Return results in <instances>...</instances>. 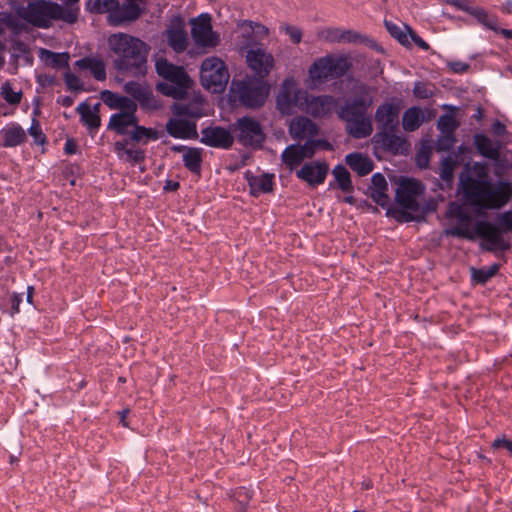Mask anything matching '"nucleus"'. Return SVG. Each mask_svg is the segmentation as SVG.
<instances>
[{"label": "nucleus", "mask_w": 512, "mask_h": 512, "mask_svg": "<svg viewBox=\"0 0 512 512\" xmlns=\"http://www.w3.org/2000/svg\"><path fill=\"white\" fill-rule=\"evenodd\" d=\"M456 216L459 221L458 225L446 229L445 235L470 241L475 240L478 236L485 241L480 243L481 249L488 252H495L498 249L505 251L510 248V244L503 239L502 234L512 232V211L500 214L497 218V225L485 220L477 221L474 231L469 227L471 217L468 213L458 209Z\"/></svg>", "instance_id": "f257e3e1"}, {"label": "nucleus", "mask_w": 512, "mask_h": 512, "mask_svg": "<svg viewBox=\"0 0 512 512\" xmlns=\"http://www.w3.org/2000/svg\"><path fill=\"white\" fill-rule=\"evenodd\" d=\"M373 104L372 88L356 81L350 96L337 110L339 119L345 122V130L354 139H363L373 132L371 118L367 115Z\"/></svg>", "instance_id": "f03ea898"}, {"label": "nucleus", "mask_w": 512, "mask_h": 512, "mask_svg": "<svg viewBox=\"0 0 512 512\" xmlns=\"http://www.w3.org/2000/svg\"><path fill=\"white\" fill-rule=\"evenodd\" d=\"M460 183L466 201L481 209H500L512 197V184L505 180L493 184L484 167H481L477 178L462 173Z\"/></svg>", "instance_id": "7ed1b4c3"}, {"label": "nucleus", "mask_w": 512, "mask_h": 512, "mask_svg": "<svg viewBox=\"0 0 512 512\" xmlns=\"http://www.w3.org/2000/svg\"><path fill=\"white\" fill-rule=\"evenodd\" d=\"M110 51L115 55V69L131 73L134 76L144 75L147 69V58L150 47L141 39L126 33L111 34L107 40Z\"/></svg>", "instance_id": "20e7f679"}, {"label": "nucleus", "mask_w": 512, "mask_h": 512, "mask_svg": "<svg viewBox=\"0 0 512 512\" xmlns=\"http://www.w3.org/2000/svg\"><path fill=\"white\" fill-rule=\"evenodd\" d=\"M21 18L37 28L48 29L52 21H63L67 24L76 23V10L49 0L29 2L19 13Z\"/></svg>", "instance_id": "39448f33"}, {"label": "nucleus", "mask_w": 512, "mask_h": 512, "mask_svg": "<svg viewBox=\"0 0 512 512\" xmlns=\"http://www.w3.org/2000/svg\"><path fill=\"white\" fill-rule=\"evenodd\" d=\"M157 74L167 82L156 85L157 91L176 100L185 98L192 81L183 67L174 65L165 58H160L155 63Z\"/></svg>", "instance_id": "423d86ee"}, {"label": "nucleus", "mask_w": 512, "mask_h": 512, "mask_svg": "<svg viewBox=\"0 0 512 512\" xmlns=\"http://www.w3.org/2000/svg\"><path fill=\"white\" fill-rule=\"evenodd\" d=\"M231 91L243 106L258 108L264 104L269 86L260 78L247 76L242 80H233Z\"/></svg>", "instance_id": "0eeeda50"}, {"label": "nucleus", "mask_w": 512, "mask_h": 512, "mask_svg": "<svg viewBox=\"0 0 512 512\" xmlns=\"http://www.w3.org/2000/svg\"><path fill=\"white\" fill-rule=\"evenodd\" d=\"M350 66L346 57L327 55L317 59L310 66L309 75L314 81L336 79L344 76Z\"/></svg>", "instance_id": "6e6552de"}, {"label": "nucleus", "mask_w": 512, "mask_h": 512, "mask_svg": "<svg viewBox=\"0 0 512 512\" xmlns=\"http://www.w3.org/2000/svg\"><path fill=\"white\" fill-rule=\"evenodd\" d=\"M229 77L228 69L221 59L210 57L202 62L200 78L206 88L221 92L226 87Z\"/></svg>", "instance_id": "1a4fd4ad"}, {"label": "nucleus", "mask_w": 512, "mask_h": 512, "mask_svg": "<svg viewBox=\"0 0 512 512\" xmlns=\"http://www.w3.org/2000/svg\"><path fill=\"white\" fill-rule=\"evenodd\" d=\"M238 141L244 146L261 148L265 141V133L259 121L252 117L244 116L235 123Z\"/></svg>", "instance_id": "9d476101"}, {"label": "nucleus", "mask_w": 512, "mask_h": 512, "mask_svg": "<svg viewBox=\"0 0 512 512\" xmlns=\"http://www.w3.org/2000/svg\"><path fill=\"white\" fill-rule=\"evenodd\" d=\"M423 193V186L414 179H404L399 183L395 193L396 202L404 209L420 212L417 196Z\"/></svg>", "instance_id": "9b49d317"}, {"label": "nucleus", "mask_w": 512, "mask_h": 512, "mask_svg": "<svg viewBox=\"0 0 512 512\" xmlns=\"http://www.w3.org/2000/svg\"><path fill=\"white\" fill-rule=\"evenodd\" d=\"M302 104L300 110L313 117H324L336 107V99L331 95L314 96L307 91L301 93Z\"/></svg>", "instance_id": "f8f14e48"}, {"label": "nucleus", "mask_w": 512, "mask_h": 512, "mask_svg": "<svg viewBox=\"0 0 512 512\" xmlns=\"http://www.w3.org/2000/svg\"><path fill=\"white\" fill-rule=\"evenodd\" d=\"M191 34L194 41L203 47H215L219 41L212 30L211 18L208 14H202L192 21Z\"/></svg>", "instance_id": "ddd939ff"}, {"label": "nucleus", "mask_w": 512, "mask_h": 512, "mask_svg": "<svg viewBox=\"0 0 512 512\" xmlns=\"http://www.w3.org/2000/svg\"><path fill=\"white\" fill-rule=\"evenodd\" d=\"M399 113V104L384 102L379 105L374 116L378 131H396L399 125Z\"/></svg>", "instance_id": "4468645a"}, {"label": "nucleus", "mask_w": 512, "mask_h": 512, "mask_svg": "<svg viewBox=\"0 0 512 512\" xmlns=\"http://www.w3.org/2000/svg\"><path fill=\"white\" fill-rule=\"evenodd\" d=\"M305 90L297 88L294 83L285 81L280 92L277 95V106L284 114L292 112L293 108H301L302 95Z\"/></svg>", "instance_id": "2eb2a0df"}, {"label": "nucleus", "mask_w": 512, "mask_h": 512, "mask_svg": "<svg viewBox=\"0 0 512 512\" xmlns=\"http://www.w3.org/2000/svg\"><path fill=\"white\" fill-rule=\"evenodd\" d=\"M201 143L210 146L227 149L233 144V136L223 127H207L201 131Z\"/></svg>", "instance_id": "dca6fc26"}, {"label": "nucleus", "mask_w": 512, "mask_h": 512, "mask_svg": "<svg viewBox=\"0 0 512 512\" xmlns=\"http://www.w3.org/2000/svg\"><path fill=\"white\" fill-rule=\"evenodd\" d=\"M166 131L176 139H198L197 125L194 121L170 118L166 123Z\"/></svg>", "instance_id": "f3484780"}, {"label": "nucleus", "mask_w": 512, "mask_h": 512, "mask_svg": "<svg viewBox=\"0 0 512 512\" xmlns=\"http://www.w3.org/2000/svg\"><path fill=\"white\" fill-rule=\"evenodd\" d=\"M394 132L395 131H377L372 141L375 145L387 152L393 154L402 153L407 142L403 137L396 135Z\"/></svg>", "instance_id": "a211bd4d"}, {"label": "nucleus", "mask_w": 512, "mask_h": 512, "mask_svg": "<svg viewBox=\"0 0 512 512\" xmlns=\"http://www.w3.org/2000/svg\"><path fill=\"white\" fill-rule=\"evenodd\" d=\"M246 58L249 67L257 74V78L262 80L273 67V57L261 49L250 50Z\"/></svg>", "instance_id": "6ab92c4d"}, {"label": "nucleus", "mask_w": 512, "mask_h": 512, "mask_svg": "<svg viewBox=\"0 0 512 512\" xmlns=\"http://www.w3.org/2000/svg\"><path fill=\"white\" fill-rule=\"evenodd\" d=\"M328 173V165L326 163L311 162L303 165L296 172L299 179L306 181L310 185H319L324 182Z\"/></svg>", "instance_id": "aec40b11"}, {"label": "nucleus", "mask_w": 512, "mask_h": 512, "mask_svg": "<svg viewBox=\"0 0 512 512\" xmlns=\"http://www.w3.org/2000/svg\"><path fill=\"white\" fill-rule=\"evenodd\" d=\"M100 106V103L91 107L87 102H82L76 108V112L80 115V121L87 127L90 135L95 134L101 125Z\"/></svg>", "instance_id": "412c9836"}, {"label": "nucleus", "mask_w": 512, "mask_h": 512, "mask_svg": "<svg viewBox=\"0 0 512 512\" xmlns=\"http://www.w3.org/2000/svg\"><path fill=\"white\" fill-rule=\"evenodd\" d=\"M473 144L477 152L484 158L496 159L501 155L502 143L500 140H492L483 133H476L473 136Z\"/></svg>", "instance_id": "4be33fe9"}, {"label": "nucleus", "mask_w": 512, "mask_h": 512, "mask_svg": "<svg viewBox=\"0 0 512 512\" xmlns=\"http://www.w3.org/2000/svg\"><path fill=\"white\" fill-rule=\"evenodd\" d=\"M289 133L295 140L310 139L318 134L317 125L307 117H298L291 121Z\"/></svg>", "instance_id": "5701e85b"}, {"label": "nucleus", "mask_w": 512, "mask_h": 512, "mask_svg": "<svg viewBox=\"0 0 512 512\" xmlns=\"http://www.w3.org/2000/svg\"><path fill=\"white\" fill-rule=\"evenodd\" d=\"M138 123V117L134 113H115L110 117L107 129L118 135H128L129 128Z\"/></svg>", "instance_id": "b1692460"}, {"label": "nucleus", "mask_w": 512, "mask_h": 512, "mask_svg": "<svg viewBox=\"0 0 512 512\" xmlns=\"http://www.w3.org/2000/svg\"><path fill=\"white\" fill-rule=\"evenodd\" d=\"M25 140L26 133L17 123L8 124L0 130V145L3 147H16Z\"/></svg>", "instance_id": "393cba45"}, {"label": "nucleus", "mask_w": 512, "mask_h": 512, "mask_svg": "<svg viewBox=\"0 0 512 512\" xmlns=\"http://www.w3.org/2000/svg\"><path fill=\"white\" fill-rule=\"evenodd\" d=\"M247 181L251 194L255 197L260 194H266L273 191L274 174L263 173L261 175H251L247 173Z\"/></svg>", "instance_id": "a878e982"}, {"label": "nucleus", "mask_w": 512, "mask_h": 512, "mask_svg": "<svg viewBox=\"0 0 512 512\" xmlns=\"http://www.w3.org/2000/svg\"><path fill=\"white\" fill-rule=\"evenodd\" d=\"M129 140L123 139L114 143V152L120 159L127 162L138 164L145 160L146 154L143 149L128 147Z\"/></svg>", "instance_id": "bb28decb"}, {"label": "nucleus", "mask_w": 512, "mask_h": 512, "mask_svg": "<svg viewBox=\"0 0 512 512\" xmlns=\"http://www.w3.org/2000/svg\"><path fill=\"white\" fill-rule=\"evenodd\" d=\"M346 164L359 176L368 175L374 168L373 161L360 152H352L345 156Z\"/></svg>", "instance_id": "cd10ccee"}, {"label": "nucleus", "mask_w": 512, "mask_h": 512, "mask_svg": "<svg viewBox=\"0 0 512 512\" xmlns=\"http://www.w3.org/2000/svg\"><path fill=\"white\" fill-rule=\"evenodd\" d=\"M370 196L374 202L381 207L387 206L389 197L387 195L388 183L381 173H375L371 178Z\"/></svg>", "instance_id": "c85d7f7f"}, {"label": "nucleus", "mask_w": 512, "mask_h": 512, "mask_svg": "<svg viewBox=\"0 0 512 512\" xmlns=\"http://www.w3.org/2000/svg\"><path fill=\"white\" fill-rule=\"evenodd\" d=\"M141 14L142 10L139 5L134 2H129L122 5V7H118L116 11L111 13L110 19L112 24L119 25L125 21H135Z\"/></svg>", "instance_id": "c756f323"}, {"label": "nucleus", "mask_w": 512, "mask_h": 512, "mask_svg": "<svg viewBox=\"0 0 512 512\" xmlns=\"http://www.w3.org/2000/svg\"><path fill=\"white\" fill-rule=\"evenodd\" d=\"M75 67L81 70H90L93 77L98 81L106 79V66L102 59L84 57L75 62Z\"/></svg>", "instance_id": "7c9ffc66"}, {"label": "nucleus", "mask_w": 512, "mask_h": 512, "mask_svg": "<svg viewBox=\"0 0 512 512\" xmlns=\"http://www.w3.org/2000/svg\"><path fill=\"white\" fill-rule=\"evenodd\" d=\"M166 39L168 45L177 53H181L187 48V33L181 26L168 28L166 30Z\"/></svg>", "instance_id": "2f4dec72"}, {"label": "nucleus", "mask_w": 512, "mask_h": 512, "mask_svg": "<svg viewBox=\"0 0 512 512\" xmlns=\"http://www.w3.org/2000/svg\"><path fill=\"white\" fill-rule=\"evenodd\" d=\"M320 37L328 42H356L359 38L357 33L351 30H342L340 28H327L320 32Z\"/></svg>", "instance_id": "473e14b6"}, {"label": "nucleus", "mask_w": 512, "mask_h": 512, "mask_svg": "<svg viewBox=\"0 0 512 512\" xmlns=\"http://www.w3.org/2000/svg\"><path fill=\"white\" fill-rule=\"evenodd\" d=\"M129 141L146 145L150 140L156 141L160 138L161 133L153 128L141 126L138 123L128 133Z\"/></svg>", "instance_id": "72a5a7b5"}, {"label": "nucleus", "mask_w": 512, "mask_h": 512, "mask_svg": "<svg viewBox=\"0 0 512 512\" xmlns=\"http://www.w3.org/2000/svg\"><path fill=\"white\" fill-rule=\"evenodd\" d=\"M202 104L203 101L201 98L194 99L189 103H180L175 105L174 113L177 116H187L196 119L201 118L204 116Z\"/></svg>", "instance_id": "f704fd0d"}, {"label": "nucleus", "mask_w": 512, "mask_h": 512, "mask_svg": "<svg viewBox=\"0 0 512 512\" xmlns=\"http://www.w3.org/2000/svg\"><path fill=\"white\" fill-rule=\"evenodd\" d=\"M423 122V113L419 107L408 108L402 116V126L407 132L416 131Z\"/></svg>", "instance_id": "c9c22d12"}, {"label": "nucleus", "mask_w": 512, "mask_h": 512, "mask_svg": "<svg viewBox=\"0 0 512 512\" xmlns=\"http://www.w3.org/2000/svg\"><path fill=\"white\" fill-rule=\"evenodd\" d=\"M183 163L191 173L200 175L202 165V149L192 147L183 154Z\"/></svg>", "instance_id": "e433bc0d"}, {"label": "nucleus", "mask_w": 512, "mask_h": 512, "mask_svg": "<svg viewBox=\"0 0 512 512\" xmlns=\"http://www.w3.org/2000/svg\"><path fill=\"white\" fill-rule=\"evenodd\" d=\"M41 58L52 68H66V70L69 68L70 56L68 53H56L47 49H41Z\"/></svg>", "instance_id": "4c0bfd02"}, {"label": "nucleus", "mask_w": 512, "mask_h": 512, "mask_svg": "<svg viewBox=\"0 0 512 512\" xmlns=\"http://www.w3.org/2000/svg\"><path fill=\"white\" fill-rule=\"evenodd\" d=\"M282 162L293 169L304 160V154L301 152L300 145L292 144L285 148L281 155Z\"/></svg>", "instance_id": "58836bf2"}, {"label": "nucleus", "mask_w": 512, "mask_h": 512, "mask_svg": "<svg viewBox=\"0 0 512 512\" xmlns=\"http://www.w3.org/2000/svg\"><path fill=\"white\" fill-rule=\"evenodd\" d=\"M500 269V264L494 263L488 268H470L471 278L478 284H485L494 277Z\"/></svg>", "instance_id": "ea45409f"}, {"label": "nucleus", "mask_w": 512, "mask_h": 512, "mask_svg": "<svg viewBox=\"0 0 512 512\" xmlns=\"http://www.w3.org/2000/svg\"><path fill=\"white\" fill-rule=\"evenodd\" d=\"M333 176L338 184V187L343 192H352L353 185L349 171L342 164H338L332 171Z\"/></svg>", "instance_id": "a19ab883"}, {"label": "nucleus", "mask_w": 512, "mask_h": 512, "mask_svg": "<svg viewBox=\"0 0 512 512\" xmlns=\"http://www.w3.org/2000/svg\"><path fill=\"white\" fill-rule=\"evenodd\" d=\"M456 154L448 155L442 159L439 175L441 179L447 183L452 182L454 177V169L458 163Z\"/></svg>", "instance_id": "79ce46f5"}, {"label": "nucleus", "mask_w": 512, "mask_h": 512, "mask_svg": "<svg viewBox=\"0 0 512 512\" xmlns=\"http://www.w3.org/2000/svg\"><path fill=\"white\" fill-rule=\"evenodd\" d=\"M388 214L391 215L399 223L412 221L418 222L423 219V215L420 214V212H413L404 208L388 210Z\"/></svg>", "instance_id": "37998d69"}, {"label": "nucleus", "mask_w": 512, "mask_h": 512, "mask_svg": "<svg viewBox=\"0 0 512 512\" xmlns=\"http://www.w3.org/2000/svg\"><path fill=\"white\" fill-rule=\"evenodd\" d=\"M1 96L10 105H16L21 102L22 92L14 91L9 81H6L1 86Z\"/></svg>", "instance_id": "c03bdc74"}, {"label": "nucleus", "mask_w": 512, "mask_h": 512, "mask_svg": "<svg viewBox=\"0 0 512 512\" xmlns=\"http://www.w3.org/2000/svg\"><path fill=\"white\" fill-rule=\"evenodd\" d=\"M136 101H138L140 106L146 110H157L160 107L158 99L154 96L152 90L148 87Z\"/></svg>", "instance_id": "a18cd8bd"}, {"label": "nucleus", "mask_w": 512, "mask_h": 512, "mask_svg": "<svg viewBox=\"0 0 512 512\" xmlns=\"http://www.w3.org/2000/svg\"><path fill=\"white\" fill-rule=\"evenodd\" d=\"M474 12L475 13L473 17H475L478 20V22L486 26L488 29L498 32V21L495 16H490L484 9L479 7Z\"/></svg>", "instance_id": "49530a36"}, {"label": "nucleus", "mask_w": 512, "mask_h": 512, "mask_svg": "<svg viewBox=\"0 0 512 512\" xmlns=\"http://www.w3.org/2000/svg\"><path fill=\"white\" fill-rule=\"evenodd\" d=\"M457 127L458 123L456 122L452 115H442L437 121V128L440 130L441 133L454 134Z\"/></svg>", "instance_id": "de8ad7c7"}, {"label": "nucleus", "mask_w": 512, "mask_h": 512, "mask_svg": "<svg viewBox=\"0 0 512 512\" xmlns=\"http://www.w3.org/2000/svg\"><path fill=\"white\" fill-rule=\"evenodd\" d=\"M384 24L387 31L390 33L392 37L397 39L402 45L409 44L406 33H404L397 24L387 20L384 22Z\"/></svg>", "instance_id": "09e8293b"}, {"label": "nucleus", "mask_w": 512, "mask_h": 512, "mask_svg": "<svg viewBox=\"0 0 512 512\" xmlns=\"http://www.w3.org/2000/svg\"><path fill=\"white\" fill-rule=\"evenodd\" d=\"M64 82L67 88L71 91H81L83 89L80 79L78 76L70 72L69 68L64 73Z\"/></svg>", "instance_id": "8fccbe9b"}, {"label": "nucleus", "mask_w": 512, "mask_h": 512, "mask_svg": "<svg viewBox=\"0 0 512 512\" xmlns=\"http://www.w3.org/2000/svg\"><path fill=\"white\" fill-rule=\"evenodd\" d=\"M455 141L454 134L441 133L436 142V149L437 151H448L453 147Z\"/></svg>", "instance_id": "3c124183"}, {"label": "nucleus", "mask_w": 512, "mask_h": 512, "mask_svg": "<svg viewBox=\"0 0 512 512\" xmlns=\"http://www.w3.org/2000/svg\"><path fill=\"white\" fill-rule=\"evenodd\" d=\"M28 132L34 138L35 143H37V144L45 143L46 136L42 132L39 121L36 120L35 118H33L32 124H31L30 128L28 129Z\"/></svg>", "instance_id": "603ef678"}, {"label": "nucleus", "mask_w": 512, "mask_h": 512, "mask_svg": "<svg viewBox=\"0 0 512 512\" xmlns=\"http://www.w3.org/2000/svg\"><path fill=\"white\" fill-rule=\"evenodd\" d=\"M121 95L111 92L109 90H104L101 92L102 101L111 109H117L119 106Z\"/></svg>", "instance_id": "864d4df0"}, {"label": "nucleus", "mask_w": 512, "mask_h": 512, "mask_svg": "<svg viewBox=\"0 0 512 512\" xmlns=\"http://www.w3.org/2000/svg\"><path fill=\"white\" fill-rule=\"evenodd\" d=\"M147 87L141 85L140 83L130 81L124 85V90L130 96H132L135 100H137L140 95L145 91Z\"/></svg>", "instance_id": "5fc2aeb1"}, {"label": "nucleus", "mask_w": 512, "mask_h": 512, "mask_svg": "<svg viewBox=\"0 0 512 512\" xmlns=\"http://www.w3.org/2000/svg\"><path fill=\"white\" fill-rule=\"evenodd\" d=\"M322 142V140L309 139L305 142V144L300 145L301 152L304 154V159L311 158L315 153L316 147L320 146Z\"/></svg>", "instance_id": "6e6d98bb"}, {"label": "nucleus", "mask_w": 512, "mask_h": 512, "mask_svg": "<svg viewBox=\"0 0 512 512\" xmlns=\"http://www.w3.org/2000/svg\"><path fill=\"white\" fill-rule=\"evenodd\" d=\"M492 160L494 167V175L497 177H502L503 175H505L509 168L508 160L505 158H501L500 156Z\"/></svg>", "instance_id": "4d7b16f0"}, {"label": "nucleus", "mask_w": 512, "mask_h": 512, "mask_svg": "<svg viewBox=\"0 0 512 512\" xmlns=\"http://www.w3.org/2000/svg\"><path fill=\"white\" fill-rule=\"evenodd\" d=\"M117 109L121 110L120 111L121 113L136 114L137 105L132 99H130L126 96H121L119 106Z\"/></svg>", "instance_id": "13d9d810"}, {"label": "nucleus", "mask_w": 512, "mask_h": 512, "mask_svg": "<svg viewBox=\"0 0 512 512\" xmlns=\"http://www.w3.org/2000/svg\"><path fill=\"white\" fill-rule=\"evenodd\" d=\"M431 151L429 147H422L416 155V162L420 168H427L430 162Z\"/></svg>", "instance_id": "bf43d9fd"}, {"label": "nucleus", "mask_w": 512, "mask_h": 512, "mask_svg": "<svg viewBox=\"0 0 512 512\" xmlns=\"http://www.w3.org/2000/svg\"><path fill=\"white\" fill-rule=\"evenodd\" d=\"M413 94L420 99H427L432 97L433 92L422 82H417L414 85Z\"/></svg>", "instance_id": "052dcab7"}, {"label": "nucleus", "mask_w": 512, "mask_h": 512, "mask_svg": "<svg viewBox=\"0 0 512 512\" xmlns=\"http://www.w3.org/2000/svg\"><path fill=\"white\" fill-rule=\"evenodd\" d=\"M448 4L452 5L470 15H474V11L477 10L478 7H473L469 4L468 0H448Z\"/></svg>", "instance_id": "680f3d73"}, {"label": "nucleus", "mask_w": 512, "mask_h": 512, "mask_svg": "<svg viewBox=\"0 0 512 512\" xmlns=\"http://www.w3.org/2000/svg\"><path fill=\"white\" fill-rule=\"evenodd\" d=\"M3 21L15 33L21 32L24 28V25L19 21V19L13 15H6Z\"/></svg>", "instance_id": "e2e57ef3"}, {"label": "nucleus", "mask_w": 512, "mask_h": 512, "mask_svg": "<svg viewBox=\"0 0 512 512\" xmlns=\"http://www.w3.org/2000/svg\"><path fill=\"white\" fill-rule=\"evenodd\" d=\"M492 447L494 449H505L512 455V441L505 437L496 438L492 442Z\"/></svg>", "instance_id": "0e129e2a"}, {"label": "nucleus", "mask_w": 512, "mask_h": 512, "mask_svg": "<svg viewBox=\"0 0 512 512\" xmlns=\"http://www.w3.org/2000/svg\"><path fill=\"white\" fill-rule=\"evenodd\" d=\"M285 33L290 37L291 41L294 44H298L301 42L302 32L299 28L287 25L285 27Z\"/></svg>", "instance_id": "69168bd1"}, {"label": "nucleus", "mask_w": 512, "mask_h": 512, "mask_svg": "<svg viewBox=\"0 0 512 512\" xmlns=\"http://www.w3.org/2000/svg\"><path fill=\"white\" fill-rule=\"evenodd\" d=\"M405 27L408 29L410 37L416 46H418L419 48H421L425 51L430 49L429 44L426 41H424L417 33H415L410 27H408V26H405Z\"/></svg>", "instance_id": "338daca9"}, {"label": "nucleus", "mask_w": 512, "mask_h": 512, "mask_svg": "<svg viewBox=\"0 0 512 512\" xmlns=\"http://www.w3.org/2000/svg\"><path fill=\"white\" fill-rule=\"evenodd\" d=\"M238 502L241 504V509L245 510V505L247 504L248 500L251 498V495L249 494V491L245 488H239V490L235 494Z\"/></svg>", "instance_id": "774afa93"}]
</instances>
